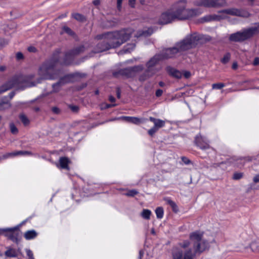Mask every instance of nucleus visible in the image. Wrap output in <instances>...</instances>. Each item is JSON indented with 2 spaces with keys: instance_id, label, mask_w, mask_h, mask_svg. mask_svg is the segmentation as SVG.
Segmentation results:
<instances>
[{
  "instance_id": "52",
  "label": "nucleus",
  "mask_w": 259,
  "mask_h": 259,
  "mask_svg": "<svg viewBox=\"0 0 259 259\" xmlns=\"http://www.w3.org/2000/svg\"><path fill=\"white\" fill-rule=\"evenodd\" d=\"M253 64L254 65H257L259 64V58H255L253 61Z\"/></svg>"
},
{
  "instance_id": "29",
  "label": "nucleus",
  "mask_w": 259,
  "mask_h": 259,
  "mask_svg": "<svg viewBox=\"0 0 259 259\" xmlns=\"http://www.w3.org/2000/svg\"><path fill=\"white\" fill-rule=\"evenodd\" d=\"M5 255L8 257H16L17 253L15 249H10L5 252Z\"/></svg>"
},
{
  "instance_id": "38",
  "label": "nucleus",
  "mask_w": 259,
  "mask_h": 259,
  "mask_svg": "<svg viewBox=\"0 0 259 259\" xmlns=\"http://www.w3.org/2000/svg\"><path fill=\"white\" fill-rule=\"evenodd\" d=\"M26 252L27 255L28 256L29 259H34L33 257V254L31 250L29 249H26Z\"/></svg>"
},
{
  "instance_id": "30",
  "label": "nucleus",
  "mask_w": 259,
  "mask_h": 259,
  "mask_svg": "<svg viewBox=\"0 0 259 259\" xmlns=\"http://www.w3.org/2000/svg\"><path fill=\"white\" fill-rule=\"evenodd\" d=\"M72 17L76 20L83 22L85 20V17L79 13H75L72 15Z\"/></svg>"
},
{
  "instance_id": "26",
  "label": "nucleus",
  "mask_w": 259,
  "mask_h": 259,
  "mask_svg": "<svg viewBox=\"0 0 259 259\" xmlns=\"http://www.w3.org/2000/svg\"><path fill=\"white\" fill-rule=\"evenodd\" d=\"M151 212L149 209H144L141 213L142 217L146 220L150 219Z\"/></svg>"
},
{
  "instance_id": "35",
  "label": "nucleus",
  "mask_w": 259,
  "mask_h": 259,
  "mask_svg": "<svg viewBox=\"0 0 259 259\" xmlns=\"http://www.w3.org/2000/svg\"><path fill=\"white\" fill-rule=\"evenodd\" d=\"M10 130H11V132L12 133H13V134H16L18 133V129L16 127V126L14 125V123H10Z\"/></svg>"
},
{
  "instance_id": "9",
  "label": "nucleus",
  "mask_w": 259,
  "mask_h": 259,
  "mask_svg": "<svg viewBox=\"0 0 259 259\" xmlns=\"http://www.w3.org/2000/svg\"><path fill=\"white\" fill-rule=\"evenodd\" d=\"M0 234H4L13 242H17L19 235V231L17 227L7 228L1 229Z\"/></svg>"
},
{
  "instance_id": "56",
  "label": "nucleus",
  "mask_w": 259,
  "mask_h": 259,
  "mask_svg": "<svg viewBox=\"0 0 259 259\" xmlns=\"http://www.w3.org/2000/svg\"><path fill=\"white\" fill-rule=\"evenodd\" d=\"M238 67V64L237 62H234L232 65V68L233 69H236Z\"/></svg>"
},
{
  "instance_id": "57",
  "label": "nucleus",
  "mask_w": 259,
  "mask_h": 259,
  "mask_svg": "<svg viewBox=\"0 0 259 259\" xmlns=\"http://www.w3.org/2000/svg\"><path fill=\"white\" fill-rule=\"evenodd\" d=\"M109 100L111 102H114L115 101V99L114 97L110 96L109 98Z\"/></svg>"
},
{
  "instance_id": "8",
  "label": "nucleus",
  "mask_w": 259,
  "mask_h": 259,
  "mask_svg": "<svg viewBox=\"0 0 259 259\" xmlns=\"http://www.w3.org/2000/svg\"><path fill=\"white\" fill-rule=\"evenodd\" d=\"M195 5L207 8H217L226 6V2L225 0H197Z\"/></svg>"
},
{
  "instance_id": "42",
  "label": "nucleus",
  "mask_w": 259,
  "mask_h": 259,
  "mask_svg": "<svg viewBox=\"0 0 259 259\" xmlns=\"http://www.w3.org/2000/svg\"><path fill=\"white\" fill-rule=\"evenodd\" d=\"M135 4L136 0H128V5L131 8H134L135 7Z\"/></svg>"
},
{
  "instance_id": "14",
  "label": "nucleus",
  "mask_w": 259,
  "mask_h": 259,
  "mask_svg": "<svg viewBox=\"0 0 259 259\" xmlns=\"http://www.w3.org/2000/svg\"><path fill=\"white\" fill-rule=\"evenodd\" d=\"M227 17L223 15H209L201 18L202 22H210L212 21H220Z\"/></svg>"
},
{
  "instance_id": "10",
  "label": "nucleus",
  "mask_w": 259,
  "mask_h": 259,
  "mask_svg": "<svg viewBox=\"0 0 259 259\" xmlns=\"http://www.w3.org/2000/svg\"><path fill=\"white\" fill-rule=\"evenodd\" d=\"M176 21L172 8L162 13L158 20L160 24H167Z\"/></svg>"
},
{
  "instance_id": "32",
  "label": "nucleus",
  "mask_w": 259,
  "mask_h": 259,
  "mask_svg": "<svg viewBox=\"0 0 259 259\" xmlns=\"http://www.w3.org/2000/svg\"><path fill=\"white\" fill-rule=\"evenodd\" d=\"M62 30L64 32L66 33L69 35L72 36L74 35V32L73 31L67 26H64L62 27Z\"/></svg>"
},
{
  "instance_id": "33",
  "label": "nucleus",
  "mask_w": 259,
  "mask_h": 259,
  "mask_svg": "<svg viewBox=\"0 0 259 259\" xmlns=\"http://www.w3.org/2000/svg\"><path fill=\"white\" fill-rule=\"evenodd\" d=\"M225 87V84L223 83H214L212 85L213 89H221Z\"/></svg>"
},
{
  "instance_id": "15",
  "label": "nucleus",
  "mask_w": 259,
  "mask_h": 259,
  "mask_svg": "<svg viewBox=\"0 0 259 259\" xmlns=\"http://www.w3.org/2000/svg\"><path fill=\"white\" fill-rule=\"evenodd\" d=\"M157 70H152L148 71V68H147L146 70L144 72V73L141 74L139 76V80L141 81H144L148 79L150 77H152L156 72Z\"/></svg>"
},
{
  "instance_id": "20",
  "label": "nucleus",
  "mask_w": 259,
  "mask_h": 259,
  "mask_svg": "<svg viewBox=\"0 0 259 259\" xmlns=\"http://www.w3.org/2000/svg\"><path fill=\"white\" fill-rule=\"evenodd\" d=\"M37 235V232L34 230H31L26 231L24 236L26 240H30L35 238Z\"/></svg>"
},
{
  "instance_id": "58",
  "label": "nucleus",
  "mask_w": 259,
  "mask_h": 259,
  "mask_svg": "<svg viewBox=\"0 0 259 259\" xmlns=\"http://www.w3.org/2000/svg\"><path fill=\"white\" fill-rule=\"evenodd\" d=\"M28 50L29 52H33L35 51V48L34 47H30L28 48Z\"/></svg>"
},
{
  "instance_id": "47",
  "label": "nucleus",
  "mask_w": 259,
  "mask_h": 259,
  "mask_svg": "<svg viewBox=\"0 0 259 259\" xmlns=\"http://www.w3.org/2000/svg\"><path fill=\"white\" fill-rule=\"evenodd\" d=\"M162 93H163L162 90H161L160 89L157 90L156 92V96L157 97H160L162 95Z\"/></svg>"
},
{
  "instance_id": "23",
  "label": "nucleus",
  "mask_w": 259,
  "mask_h": 259,
  "mask_svg": "<svg viewBox=\"0 0 259 259\" xmlns=\"http://www.w3.org/2000/svg\"><path fill=\"white\" fill-rule=\"evenodd\" d=\"M59 163L62 168L68 169L69 159L67 158L61 157L59 159Z\"/></svg>"
},
{
  "instance_id": "46",
  "label": "nucleus",
  "mask_w": 259,
  "mask_h": 259,
  "mask_svg": "<svg viewBox=\"0 0 259 259\" xmlns=\"http://www.w3.org/2000/svg\"><path fill=\"white\" fill-rule=\"evenodd\" d=\"M16 58L17 60H21L23 58V54L20 52H18L16 54Z\"/></svg>"
},
{
  "instance_id": "39",
  "label": "nucleus",
  "mask_w": 259,
  "mask_h": 259,
  "mask_svg": "<svg viewBox=\"0 0 259 259\" xmlns=\"http://www.w3.org/2000/svg\"><path fill=\"white\" fill-rule=\"evenodd\" d=\"M170 206H171V207L172 209V210L174 212H177L179 211L178 207L175 202L173 201Z\"/></svg>"
},
{
  "instance_id": "44",
  "label": "nucleus",
  "mask_w": 259,
  "mask_h": 259,
  "mask_svg": "<svg viewBox=\"0 0 259 259\" xmlns=\"http://www.w3.org/2000/svg\"><path fill=\"white\" fill-rule=\"evenodd\" d=\"M70 109L74 112H76L78 110V107L77 106H70Z\"/></svg>"
},
{
  "instance_id": "34",
  "label": "nucleus",
  "mask_w": 259,
  "mask_h": 259,
  "mask_svg": "<svg viewBox=\"0 0 259 259\" xmlns=\"http://www.w3.org/2000/svg\"><path fill=\"white\" fill-rule=\"evenodd\" d=\"M10 106H11L10 103L8 102H0V109L8 108L10 107Z\"/></svg>"
},
{
  "instance_id": "1",
  "label": "nucleus",
  "mask_w": 259,
  "mask_h": 259,
  "mask_svg": "<svg viewBox=\"0 0 259 259\" xmlns=\"http://www.w3.org/2000/svg\"><path fill=\"white\" fill-rule=\"evenodd\" d=\"M85 50L83 46L78 47L67 52L65 56L64 60L61 62L58 55H54L52 58L46 61L39 68L38 75L39 78L37 82H28L27 79L23 76L15 77L8 81L0 87V94L5 92L13 87L20 88L21 87H30L36 83H40L42 80H55L60 76V71L56 69L58 64L69 65L71 63L72 58L83 53Z\"/></svg>"
},
{
  "instance_id": "24",
  "label": "nucleus",
  "mask_w": 259,
  "mask_h": 259,
  "mask_svg": "<svg viewBox=\"0 0 259 259\" xmlns=\"http://www.w3.org/2000/svg\"><path fill=\"white\" fill-rule=\"evenodd\" d=\"M19 118L25 126L28 125L30 123L29 119L24 114H20Z\"/></svg>"
},
{
  "instance_id": "18",
  "label": "nucleus",
  "mask_w": 259,
  "mask_h": 259,
  "mask_svg": "<svg viewBox=\"0 0 259 259\" xmlns=\"http://www.w3.org/2000/svg\"><path fill=\"white\" fill-rule=\"evenodd\" d=\"M30 154V152L26 151H19L15 152H11L4 155V158H7L9 157L15 156L19 155H28Z\"/></svg>"
},
{
  "instance_id": "11",
  "label": "nucleus",
  "mask_w": 259,
  "mask_h": 259,
  "mask_svg": "<svg viewBox=\"0 0 259 259\" xmlns=\"http://www.w3.org/2000/svg\"><path fill=\"white\" fill-rule=\"evenodd\" d=\"M219 13L226 14L232 16H239L244 18H247L250 16L249 13L243 10H240L236 8H230L223 10L219 11Z\"/></svg>"
},
{
  "instance_id": "41",
  "label": "nucleus",
  "mask_w": 259,
  "mask_h": 259,
  "mask_svg": "<svg viewBox=\"0 0 259 259\" xmlns=\"http://www.w3.org/2000/svg\"><path fill=\"white\" fill-rule=\"evenodd\" d=\"M61 85L54 86V83L52 85L53 88V92H58L60 91L61 89Z\"/></svg>"
},
{
  "instance_id": "54",
  "label": "nucleus",
  "mask_w": 259,
  "mask_h": 259,
  "mask_svg": "<svg viewBox=\"0 0 259 259\" xmlns=\"http://www.w3.org/2000/svg\"><path fill=\"white\" fill-rule=\"evenodd\" d=\"M93 4L95 6H98L100 4V0H94L93 2Z\"/></svg>"
},
{
  "instance_id": "31",
  "label": "nucleus",
  "mask_w": 259,
  "mask_h": 259,
  "mask_svg": "<svg viewBox=\"0 0 259 259\" xmlns=\"http://www.w3.org/2000/svg\"><path fill=\"white\" fill-rule=\"evenodd\" d=\"M230 58H231V55L230 53H226L224 56L223 57V58L221 59V62L223 64H226L227 63L230 59Z\"/></svg>"
},
{
  "instance_id": "60",
  "label": "nucleus",
  "mask_w": 259,
  "mask_h": 259,
  "mask_svg": "<svg viewBox=\"0 0 259 259\" xmlns=\"http://www.w3.org/2000/svg\"><path fill=\"white\" fill-rule=\"evenodd\" d=\"M6 69V67L4 66H0V71H4Z\"/></svg>"
},
{
  "instance_id": "25",
  "label": "nucleus",
  "mask_w": 259,
  "mask_h": 259,
  "mask_svg": "<svg viewBox=\"0 0 259 259\" xmlns=\"http://www.w3.org/2000/svg\"><path fill=\"white\" fill-rule=\"evenodd\" d=\"M152 33V30L151 29H148V30H146L145 31H143L142 32L140 31L138 34L136 35L137 37H140V36H148L150 35H151Z\"/></svg>"
},
{
  "instance_id": "64",
  "label": "nucleus",
  "mask_w": 259,
  "mask_h": 259,
  "mask_svg": "<svg viewBox=\"0 0 259 259\" xmlns=\"http://www.w3.org/2000/svg\"><path fill=\"white\" fill-rule=\"evenodd\" d=\"M99 93V92L98 90H97V91H95V94L96 95H98Z\"/></svg>"
},
{
  "instance_id": "16",
  "label": "nucleus",
  "mask_w": 259,
  "mask_h": 259,
  "mask_svg": "<svg viewBox=\"0 0 259 259\" xmlns=\"http://www.w3.org/2000/svg\"><path fill=\"white\" fill-rule=\"evenodd\" d=\"M149 120L153 122L154 124L153 127H154L157 130L159 128L163 127L165 125V121L160 119H156L152 117H150Z\"/></svg>"
},
{
  "instance_id": "43",
  "label": "nucleus",
  "mask_w": 259,
  "mask_h": 259,
  "mask_svg": "<svg viewBox=\"0 0 259 259\" xmlns=\"http://www.w3.org/2000/svg\"><path fill=\"white\" fill-rule=\"evenodd\" d=\"M123 0H117V7L118 10H120Z\"/></svg>"
},
{
  "instance_id": "2",
  "label": "nucleus",
  "mask_w": 259,
  "mask_h": 259,
  "mask_svg": "<svg viewBox=\"0 0 259 259\" xmlns=\"http://www.w3.org/2000/svg\"><path fill=\"white\" fill-rule=\"evenodd\" d=\"M203 233L194 232L190 234V239L193 243L194 250L189 248L190 243L187 240L179 243V246L184 249L173 253V259H194L197 252H202L209 248L208 242L202 238Z\"/></svg>"
},
{
  "instance_id": "59",
  "label": "nucleus",
  "mask_w": 259,
  "mask_h": 259,
  "mask_svg": "<svg viewBox=\"0 0 259 259\" xmlns=\"http://www.w3.org/2000/svg\"><path fill=\"white\" fill-rule=\"evenodd\" d=\"M15 95V93L14 92H11L10 94H9V97H10V99H11L13 98V97Z\"/></svg>"
},
{
  "instance_id": "7",
  "label": "nucleus",
  "mask_w": 259,
  "mask_h": 259,
  "mask_svg": "<svg viewBox=\"0 0 259 259\" xmlns=\"http://www.w3.org/2000/svg\"><path fill=\"white\" fill-rule=\"evenodd\" d=\"M143 65H137L120 69L118 72H114L113 74L115 77L122 76L126 78H131L135 76L137 73L143 70Z\"/></svg>"
},
{
  "instance_id": "37",
  "label": "nucleus",
  "mask_w": 259,
  "mask_h": 259,
  "mask_svg": "<svg viewBox=\"0 0 259 259\" xmlns=\"http://www.w3.org/2000/svg\"><path fill=\"white\" fill-rule=\"evenodd\" d=\"M243 177V173L241 172H235L234 173L233 178L234 180H239Z\"/></svg>"
},
{
  "instance_id": "48",
  "label": "nucleus",
  "mask_w": 259,
  "mask_h": 259,
  "mask_svg": "<svg viewBox=\"0 0 259 259\" xmlns=\"http://www.w3.org/2000/svg\"><path fill=\"white\" fill-rule=\"evenodd\" d=\"M184 76L185 78H188L191 76V73L189 71H185L184 72Z\"/></svg>"
},
{
  "instance_id": "6",
  "label": "nucleus",
  "mask_w": 259,
  "mask_h": 259,
  "mask_svg": "<svg viewBox=\"0 0 259 259\" xmlns=\"http://www.w3.org/2000/svg\"><path fill=\"white\" fill-rule=\"evenodd\" d=\"M255 25L256 26L250 27L241 31L231 34L229 36V40L235 42H241L249 39L258 32L259 23H256Z\"/></svg>"
},
{
  "instance_id": "49",
  "label": "nucleus",
  "mask_w": 259,
  "mask_h": 259,
  "mask_svg": "<svg viewBox=\"0 0 259 259\" xmlns=\"http://www.w3.org/2000/svg\"><path fill=\"white\" fill-rule=\"evenodd\" d=\"M253 182L254 183H257L259 182V175H256L253 179Z\"/></svg>"
},
{
  "instance_id": "21",
  "label": "nucleus",
  "mask_w": 259,
  "mask_h": 259,
  "mask_svg": "<svg viewBox=\"0 0 259 259\" xmlns=\"http://www.w3.org/2000/svg\"><path fill=\"white\" fill-rule=\"evenodd\" d=\"M121 118L124 119L125 120L128 122L133 123L134 124H139L142 122V121L139 118L136 117H131V116H123Z\"/></svg>"
},
{
  "instance_id": "40",
  "label": "nucleus",
  "mask_w": 259,
  "mask_h": 259,
  "mask_svg": "<svg viewBox=\"0 0 259 259\" xmlns=\"http://www.w3.org/2000/svg\"><path fill=\"white\" fill-rule=\"evenodd\" d=\"M157 131L154 127H153L148 131V134L150 136H153Z\"/></svg>"
},
{
  "instance_id": "12",
  "label": "nucleus",
  "mask_w": 259,
  "mask_h": 259,
  "mask_svg": "<svg viewBox=\"0 0 259 259\" xmlns=\"http://www.w3.org/2000/svg\"><path fill=\"white\" fill-rule=\"evenodd\" d=\"M195 141L196 145L202 150H206L210 148L206 139L201 135H197Z\"/></svg>"
},
{
  "instance_id": "55",
  "label": "nucleus",
  "mask_w": 259,
  "mask_h": 259,
  "mask_svg": "<svg viewBox=\"0 0 259 259\" xmlns=\"http://www.w3.org/2000/svg\"><path fill=\"white\" fill-rule=\"evenodd\" d=\"M144 253V252L143 250H140L139 259H142V257Z\"/></svg>"
},
{
  "instance_id": "61",
  "label": "nucleus",
  "mask_w": 259,
  "mask_h": 259,
  "mask_svg": "<svg viewBox=\"0 0 259 259\" xmlns=\"http://www.w3.org/2000/svg\"><path fill=\"white\" fill-rule=\"evenodd\" d=\"M159 85L160 87H164V86L165 83H164L163 82H162V81H160V82H159Z\"/></svg>"
},
{
  "instance_id": "5",
  "label": "nucleus",
  "mask_w": 259,
  "mask_h": 259,
  "mask_svg": "<svg viewBox=\"0 0 259 259\" xmlns=\"http://www.w3.org/2000/svg\"><path fill=\"white\" fill-rule=\"evenodd\" d=\"M187 5L185 1H181L172 8L176 20L189 19L200 15L202 13L199 9H186Z\"/></svg>"
},
{
  "instance_id": "45",
  "label": "nucleus",
  "mask_w": 259,
  "mask_h": 259,
  "mask_svg": "<svg viewBox=\"0 0 259 259\" xmlns=\"http://www.w3.org/2000/svg\"><path fill=\"white\" fill-rule=\"evenodd\" d=\"M182 160L183 162L186 164H188L190 163V160H189L187 157H182Z\"/></svg>"
},
{
  "instance_id": "3",
  "label": "nucleus",
  "mask_w": 259,
  "mask_h": 259,
  "mask_svg": "<svg viewBox=\"0 0 259 259\" xmlns=\"http://www.w3.org/2000/svg\"><path fill=\"white\" fill-rule=\"evenodd\" d=\"M131 34L130 30H122L98 35L97 38L101 39V41L97 45L95 53L101 52L120 46L130 38Z\"/></svg>"
},
{
  "instance_id": "62",
  "label": "nucleus",
  "mask_w": 259,
  "mask_h": 259,
  "mask_svg": "<svg viewBox=\"0 0 259 259\" xmlns=\"http://www.w3.org/2000/svg\"><path fill=\"white\" fill-rule=\"evenodd\" d=\"M140 3L142 5H145V0H140Z\"/></svg>"
},
{
  "instance_id": "13",
  "label": "nucleus",
  "mask_w": 259,
  "mask_h": 259,
  "mask_svg": "<svg viewBox=\"0 0 259 259\" xmlns=\"http://www.w3.org/2000/svg\"><path fill=\"white\" fill-rule=\"evenodd\" d=\"M160 60H162V58L160 54H157L152 57L146 64V66L147 68H148V71H149L151 70H157L153 67L158 63Z\"/></svg>"
},
{
  "instance_id": "19",
  "label": "nucleus",
  "mask_w": 259,
  "mask_h": 259,
  "mask_svg": "<svg viewBox=\"0 0 259 259\" xmlns=\"http://www.w3.org/2000/svg\"><path fill=\"white\" fill-rule=\"evenodd\" d=\"M135 48L134 44H129L125 46L123 49L118 52V54H123L125 53H130Z\"/></svg>"
},
{
  "instance_id": "53",
  "label": "nucleus",
  "mask_w": 259,
  "mask_h": 259,
  "mask_svg": "<svg viewBox=\"0 0 259 259\" xmlns=\"http://www.w3.org/2000/svg\"><path fill=\"white\" fill-rule=\"evenodd\" d=\"M116 95L117 97L119 99L120 98V90L119 88L116 90Z\"/></svg>"
},
{
  "instance_id": "28",
  "label": "nucleus",
  "mask_w": 259,
  "mask_h": 259,
  "mask_svg": "<svg viewBox=\"0 0 259 259\" xmlns=\"http://www.w3.org/2000/svg\"><path fill=\"white\" fill-rule=\"evenodd\" d=\"M156 217L158 219H161L163 216V209L161 207H157L155 210Z\"/></svg>"
},
{
  "instance_id": "36",
  "label": "nucleus",
  "mask_w": 259,
  "mask_h": 259,
  "mask_svg": "<svg viewBox=\"0 0 259 259\" xmlns=\"http://www.w3.org/2000/svg\"><path fill=\"white\" fill-rule=\"evenodd\" d=\"M138 193V191H136V190H130L128 191L126 194L125 195L127 196H132V197H133L135 195H136V194H137Z\"/></svg>"
},
{
  "instance_id": "63",
  "label": "nucleus",
  "mask_w": 259,
  "mask_h": 259,
  "mask_svg": "<svg viewBox=\"0 0 259 259\" xmlns=\"http://www.w3.org/2000/svg\"><path fill=\"white\" fill-rule=\"evenodd\" d=\"M115 105H116L115 104H113V105L109 104V105H107V108H110V107H114V106H115Z\"/></svg>"
},
{
  "instance_id": "4",
  "label": "nucleus",
  "mask_w": 259,
  "mask_h": 259,
  "mask_svg": "<svg viewBox=\"0 0 259 259\" xmlns=\"http://www.w3.org/2000/svg\"><path fill=\"white\" fill-rule=\"evenodd\" d=\"M200 37L197 33L188 35L183 40L177 43L172 48L163 50L160 54L162 59L171 58L178 54L194 48L200 40Z\"/></svg>"
},
{
  "instance_id": "50",
  "label": "nucleus",
  "mask_w": 259,
  "mask_h": 259,
  "mask_svg": "<svg viewBox=\"0 0 259 259\" xmlns=\"http://www.w3.org/2000/svg\"><path fill=\"white\" fill-rule=\"evenodd\" d=\"M52 111L54 113L58 114L59 113V109L56 107H54L52 108Z\"/></svg>"
},
{
  "instance_id": "51",
  "label": "nucleus",
  "mask_w": 259,
  "mask_h": 259,
  "mask_svg": "<svg viewBox=\"0 0 259 259\" xmlns=\"http://www.w3.org/2000/svg\"><path fill=\"white\" fill-rule=\"evenodd\" d=\"M164 200L165 201L166 203L169 205H170L173 202V201H172L171 200H170L169 198H165V199H164Z\"/></svg>"
},
{
  "instance_id": "22",
  "label": "nucleus",
  "mask_w": 259,
  "mask_h": 259,
  "mask_svg": "<svg viewBox=\"0 0 259 259\" xmlns=\"http://www.w3.org/2000/svg\"><path fill=\"white\" fill-rule=\"evenodd\" d=\"M167 71L170 75L177 78H181L182 77V73L174 68H167Z\"/></svg>"
},
{
  "instance_id": "27",
  "label": "nucleus",
  "mask_w": 259,
  "mask_h": 259,
  "mask_svg": "<svg viewBox=\"0 0 259 259\" xmlns=\"http://www.w3.org/2000/svg\"><path fill=\"white\" fill-rule=\"evenodd\" d=\"M250 248L253 251L259 252V241H254L250 244Z\"/></svg>"
},
{
  "instance_id": "17",
  "label": "nucleus",
  "mask_w": 259,
  "mask_h": 259,
  "mask_svg": "<svg viewBox=\"0 0 259 259\" xmlns=\"http://www.w3.org/2000/svg\"><path fill=\"white\" fill-rule=\"evenodd\" d=\"M72 76L70 75H65L62 77H61L57 82L54 83V86L55 87L57 85H61L62 87L64 84L69 82Z\"/></svg>"
}]
</instances>
